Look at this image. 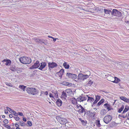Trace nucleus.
<instances>
[{"mask_svg": "<svg viewBox=\"0 0 129 129\" xmlns=\"http://www.w3.org/2000/svg\"><path fill=\"white\" fill-rule=\"evenodd\" d=\"M19 60L21 63L23 64H29L31 62V60L30 57H23L19 58Z\"/></svg>", "mask_w": 129, "mask_h": 129, "instance_id": "1", "label": "nucleus"}, {"mask_svg": "<svg viewBox=\"0 0 129 129\" xmlns=\"http://www.w3.org/2000/svg\"><path fill=\"white\" fill-rule=\"evenodd\" d=\"M26 90L29 93L35 95L37 93V90L35 88L28 87L26 88Z\"/></svg>", "mask_w": 129, "mask_h": 129, "instance_id": "2", "label": "nucleus"}, {"mask_svg": "<svg viewBox=\"0 0 129 129\" xmlns=\"http://www.w3.org/2000/svg\"><path fill=\"white\" fill-rule=\"evenodd\" d=\"M56 118L60 123L62 124H66L67 122V120L66 118H62L60 116L57 117Z\"/></svg>", "mask_w": 129, "mask_h": 129, "instance_id": "3", "label": "nucleus"}, {"mask_svg": "<svg viewBox=\"0 0 129 129\" xmlns=\"http://www.w3.org/2000/svg\"><path fill=\"white\" fill-rule=\"evenodd\" d=\"M36 42L40 43L42 44H44L45 45L47 44V40H45L43 39H40L39 38L34 39H33Z\"/></svg>", "mask_w": 129, "mask_h": 129, "instance_id": "4", "label": "nucleus"}, {"mask_svg": "<svg viewBox=\"0 0 129 129\" xmlns=\"http://www.w3.org/2000/svg\"><path fill=\"white\" fill-rule=\"evenodd\" d=\"M112 118L109 115L106 116L103 119V121L106 124H108L109 123L112 119Z\"/></svg>", "mask_w": 129, "mask_h": 129, "instance_id": "5", "label": "nucleus"}, {"mask_svg": "<svg viewBox=\"0 0 129 129\" xmlns=\"http://www.w3.org/2000/svg\"><path fill=\"white\" fill-rule=\"evenodd\" d=\"M121 12L118 11L116 9H113L111 13L112 15L116 16L118 17L120 16H121Z\"/></svg>", "mask_w": 129, "mask_h": 129, "instance_id": "6", "label": "nucleus"}, {"mask_svg": "<svg viewBox=\"0 0 129 129\" xmlns=\"http://www.w3.org/2000/svg\"><path fill=\"white\" fill-rule=\"evenodd\" d=\"M89 77V76L87 75H84L82 74H79L78 76V79L83 81Z\"/></svg>", "mask_w": 129, "mask_h": 129, "instance_id": "7", "label": "nucleus"}, {"mask_svg": "<svg viewBox=\"0 0 129 129\" xmlns=\"http://www.w3.org/2000/svg\"><path fill=\"white\" fill-rule=\"evenodd\" d=\"M88 96L86 95L85 96H80L77 98V100L80 102H83L84 101L86 100Z\"/></svg>", "mask_w": 129, "mask_h": 129, "instance_id": "8", "label": "nucleus"}, {"mask_svg": "<svg viewBox=\"0 0 129 129\" xmlns=\"http://www.w3.org/2000/svg\"><path fill=\"white\" fill-rule=\"evenodd\" d=\"M40 65V64L39 61H37L33 65L29 68V69H32L37 68L39 67Z\"/></svg>", "mask_w": 129, "mask_h": 129, "instance_id": "9", "label": "nucleus"}, {"mask_svg": "<svg viewBox=\"0 0 129 129\" xmlns=\"http://www.w3.org/2000/svg\"><path fill=\"white\" fill-rule=\"evenodd\" d=\"M67 76H68L69 78L72 79H75L77 78V76L76 75L71 74V73H67Z\"/></svg>", "mask_w": 129, "mask_h": 129, "instance_id": "10", "label": "nucleus"}, {"mask_svg": "<svg viewBox=\"0 0 129 129\" xmlns=\"http://www.w3.org/2000/svg\"><path fill=\"white\" fill-rule=\"evenodd\" d=\"M48 66L49 68H53L55 67H57V65L55 62H49L48 63Z\"/></svg>", "mask_w": 129, "mask_h": 129, "instance_id": "11", "label": "nucleus"}, {"mask_svg": "<svg viewBox=\"0 0 129 129\" xmlns=\"http://www.w3.org/2000/svg\"><path fill=\"white\" fill-rule=\"evenodd\" d=\"M104 106L105 108L108 110V111L112 109L111 105L107 103L105 104Z\"/></svg>", "mask_w": 129, "mask_h": 129, "instance_id": "12", "label": "nucleus"}, {"mask_svg": "<svg viewBox=\"0 0 129 129\" xmlns=\"http://www.w3.org/2000/svg\"><path fill=\"white\" fill-rule=\"evenodd\" d=\"M68 94H67L66 92L64 91L62 92V94L61 96V98H63L66 99V98L67 97Z\"/></svg>", "mask_w": 129, "mask_h": 129, "instance_id": "13", "label": "nucleus"}, {"mask_svg": "<svg viewBox=\"0 0 129 129\" xmlns=\"http://www.w3.org/2000/svg\"><path fill=\"white\" fill-rule=\"evenodd\" d=\"M5 61L6 62L5 64L8 66H10L11 64V61L10 60H6L4 59L2 61L3 62Z\"/></svg>", "mask_w": 129, "mask_h": 129, "instance_id": "14", "label": "nucleus"}, {"mask_svg": "<svg viewBox=\"0 0 129 129\" xmlns=\"http://www.w3.org/2000/svg\"><path fill=\"white\" fill-rule=\"evenodd\" d=\"M41 65L40 67L39 68V69L42 70L46 66V63L45 62H42L41 63Z\"/></svg>", "mask_w": 129, "mask_h": 129, "instance_id": "15", "label": "nucleus"}, {"mask_svg": "<svg viewBox=\"0 0 129 129\" xmlns=\"http://www.w3.org/2000/svg\"><path fill=\"white\" fill-rule=\"evenodd\" d=\"M107 79L110 81L113 82L114 81V78L113 76L110 75H108L107 77Z\"/></svg>", "mask_w": 129, "mask_h": 129, "instance_id": "16", "label": "nucleus"}, {"mask_svg": "<svg viewBox=\"0 0 129 129\" xmlns=\"http://www.w3.org/2000/svg\"><path fill=\"white\" fill-rule=\"evenodd\" d=\"M79 105L80 109H79V111L80 113H82L83 112H85V110L81 105Z\"/></svg>", "mask_w": 129, "mask_h": 129, "instance_id": "17", "label": "nucleus"}, {"mask_svg": "<svg viewBox=\"0 0 129 129\" xmlns=\"http://www.w3.org/2000/svg\"><path fill=\"white\" fill-rule=\"evenodd\" d=\"M64 72V70L62 69L60 70L59 72L57 73L59 75V77L60 78H61L62 75L63 74Z\"/></svg>", "mask_w": 129, "mask_h": 129, "instance_id": "18", "label": "nucleus"}, {"mask_svg": "<svg viewBox=\"0 0 129 129\" xmlns=\"http://www.w3.org/2000/svg\"><path fill=\"white\" fill-rule=\"evenodd\" d=\"M62 103V102L61 100L59 99L57 100L56 104L58 106L60 107L61 106Z\"/></svg>", "mask_w": 129, "mask_h": 129, "instance_id": "19", "label": "nucleus"}, {"mask_svg": "<svg viewBox=\"0 0 129 129\" xmlns=\"http://www.w3.org/2000/svg\"><path fill=\"white\" fill-rule=\"evenodd\" d=\"M88 116L91 118H93L94 117L95 115V112H90L89 111H88Z\"/></svg>", "mask_w": 129, "mask_h": 129, "instance_id": "20", "label": "nucleus"}, {"mask_svg": "<svg viewBox=\"0 0 129 129\" xmlns=\"http://www.w3.org/2000/svg\"><path fill=\"white\" fill-rule=\"evenodd\" d=\"M104 12L106 14H109L110 15L111 14L112 11L110 10L104 9Z\"/></svg>", "mask_w": 129, "mask_h": 129, "instance_id": "21", "label": "nucleus"}, {"mask_svg": "<svg viewBox=\"0 0 129 129\" xmlns=\"http://www.w3.org/2000/svg\"><path fill=\"white\" fill-rule=\"evenodd\" d=\"M107 113V110L105 109H103L101 112V114L102 115H104Z\"/></svg>", "mask_w": 129, "mask_h": 129, "instance_id": "22", "label": "nucleus"}, {"mask_svg": "<svg viewBox=\"0 0 129 129\" xmlns=\"http://www.w3.org/2000/svg\"><path fill=\"white\" fill-rule=\"evenodd\" d=\"M65 92H66V93H67L68 95H70V94L72 92V90L71 89H67L65 90Z\"/></svg>", "mask_w": 129, "mask_h": 129, "instance_id": "23", "label": "nucleus"}, {"mask_svg": "<svg viewBox=\"0 0 129 129\" xmlns=\"http://www.w3.org/2000/svg\"><path fill=\"white\" fill-rule=\"evenodd\" d=\"M62 84L63 85H65L66 86H71L72 84L71 83H69L68 82H62Z\"/></svg>", "mask_w": 129, "mask_h": 129, "instance_id": "24", "label": "nucleus"}, {"mask_svg": "<svg viewBox=\"0 0 129 129\" xmlns=\"http://www.w3.org/2000/svg\"><path fill=\"white\" fill-rule=\"evenodd\" d=\"M87 98H88V99L87 100V101L88 102H92L94 100V99L93 98L90 97H89L88 96V97H87Z\"/></svg>", "mask_w": 129, "mask_h": 129, "instance_id": "25", "label": "nucleus"}, {"mask_svg": "<svg viewBox=\"0 0 129 129\" xmlns=\"http://www.w3.org/2000/svg\"><path fill=\"white\" fill-rule=\"evenodd\" d=\"M120 81V80L118 78L115 77H114V81H113V82L114 83H117L119 82Z\"/></svg>", "mask_w": 129, "mask_h": 129, "instance_id": "26", "label": "nucleus"}, {"mask_svg": "<svg viewBox=\"0 0 129 129\" xmlns=\"http://www.w3.org/2000/svg\"><path fill=\"white\" fill-rule=\"evenodd\" d=\"M16 71H17V73H19L22 72V69L18 67H16Z\"/></svg>", "mask_w": 129, "mask_h": 129, "instance_id": "27", "label": "nucleus"}, {"mask_svg": "<svg viewBox=\"0 0 129 129\" xmlns=\"http://www.w3.org/2000/svg\"><path fill=\"white\" fill-rule=\"evenodd\" d=\"M63 65L64 67L66 69H68L69 67V64H67L66 62H64L63 64Z\"/></svg>", "mask_w": 129, "mask_h": 129, "instance_id": "28", "label": "nucleus"}, {"mask_svg": "<svg viewBox=\"0 0 129 129\" xmlns=\"http://www.w3.org/2000/svg\"><path fill=\"white\" fill-rule=\"evenodd\" d=\"M16 67L15 66H11L10 68V69L12 71L15 72L16 71Z\"/></svg>", "mask_w": 129, "mask_h": 129, "instance_id": "29", "label": "nucleus"}, {"mask_svg": "<svg viewBox=\"0 0 129 129\" xmlns=\"http://www.w3.org/2000/svg\"><path fill=\"white\" fill-rule=\"evenodd\" d=\"M26 87V86L22 85H19V87L20 88L23 90L24 91H25V89Z\"/></svg>", "mask_w": 129, "mask_h": 129, "instance_id": "30", "label": "nucleus"}, {"mask_svg": "<svg viewBox=\"0 0 129 129\" xmlns=\"http://www.w3.org/2000/svg\"><path fill=\"white\" fill-rule=\"evenodd\" d=\"M19 124L21 126H26V125L25 124V123L22 121H19Z\"/></svg>", "mask_w": 129, "mask_h": 129, "instance_id": "31", "label": "nucleus"}, {"mask_svg": "<svg viewBox=\"0 0 129 129\" xmlns=\"http://www.w3.org/2000/svg\"><path fill=\"white\" fill-rule=\"evenodd\" d=\"M104 100L102 99L98 103L97 105L100 106L104 102Z\"/></svg>", "mask_w": 129, "mask_h": 129, "instance_id": "32", "label": "nucleus"}, {"mask_svg": "<svg viewBox=\"0 0 129 129\" xmlns=\"http://www.w3.org/2000/svg\"><path fill=\"white\" fill-rule=\"evenodd\" d=\"M96 125L98 127H100L101 125L100 123V121L99 120H96Z\"/></svg>", "mask_w": 129, "mask_h": 129, "instance_id": "33", "label": "nucleus"}, {"mask_svg": "<svg viewBox=\"0 0 129 129\" xmlns=\"http://www.w3.org/2000/svg\"><path fill=\"white\" fill-rule=\"evenodd\" d=\"M129 109V108L128 107H125L124 110L123 111V113L127 112Z\"/></svg>", "mask_w": 129, "mask_h": 129, "instance_id": "34", "label": "nucleus"}, {"mask_svg": "<svg viewBox=\"0 0 129 129\" xmlns=\"http://www.w3.org/2000/svg\"><path fill=\"white\" fill-rule=\"evenodd\" d=\"M124 108V106L122 105L120 108L118 109V112L119 113H121V112L123 110Z\"/></svg>", "mask_w": 129, "mask_h": 129, "instance_id": "35", "label": "nucleus"}, {"mask_svg": "<svg viewBox=\"0 0 129 129\" xmlns=\"http://www.w3.org/2000/svg\"><path fill=\"white\" fill-rule=\"evenodd\" d=\"M3 125L6 127L8 129H11V127L10 126L6 124H3Z\"/></svg>", "mask_w": 129, "mask_h": 129, "instance_id": "36", "label": "nucleus"}, {"mask_svg": "<svg viewBox=\"0 0 129 129\" xmlns=\"http://www.w3.org/2000/svg\"><path fill=\"white\" fill-rule=\"evenodd\" d=\"M93 82L91 80H89L87 84V85L88 86H90L93 84Z\"/></svg>", "mask_w": 129, "mask_h": 129, "instance_id": "37", "label": "nucleus"}, {"mask_svg": "<svg viewBox=\"0 0 129 129\" xmlns=\"http://www.w3.org/2000/svg\"><path fill=\"white\" fill-rule=\"evenodd\" d=\"M6 85L10 87H12L13 86L12 84L10 82H6L5 83Z\"/></svg>", "mask_w": 129, "mask_h": 129, "instance_id": "38", "label": "nucleus"}, {"mask_svg": "<svg viewBox=\"0 0 129 129\" xmlns=\"http://www.w3.org/2000/svg\"><path fill=\"white\" fill-rule=\"evenodd\" d=\"M13 118L15 119L17 121H18L19 120L20 118L17 116H15L13 117Z\"/></svg>", "mask_w": 129, "mask_h": 129, "instance_id": "39", "label": "nucleus"}, {"mask_svg": "<svg viewBox=\"0 0 129 129\" xmlns=\"http://www.w3.org/2000/svg\"><path fill=\"white\" fill-rule=\"evenodd\" d=\"M101 98L100 96L96 95L95 96V100L97 101H99Z\"/></svg>", "mask_w": 129, "mask_h": 129, "instance_id": "40", "label": "nucleus"}, {"mask_svg": "<svg viewBox=\"0 0 129 129\" xmlns=\"http://www.w3.org/2000/svg\"><path fill=\"white\" fill-rule=\"evenodd\" d=\"M52 92L54 94L55 97H57L58 96V94L57 93V92L56 91H52Z\"/></svg>", "mask_w": 129, "mask_h": 129, "instance_id": "41", "label": "nucleus"}, {"mask_svg": "<svg viewBox=\"0 0 129 129\" xmlns=\"http://www.w3.org/2000/svg\"><path fill=\"white\" fill-rule=\"evenodd\" d=\"M126 98V97L123 96H120V98L121 100L124 101H125V99Z\"/></svg>", "mask_w": 129, "mask_h": 129, "instance_id": "42", "label": "nucleus"}, {"mask_svg": "<svg viewBox=\"0 0 129 129\" xmlns=\"http://www.w3.org/2000/svg\"><path fill=\"white\" fill-rule=\"evenodd\" d=\"M12 114H13L14 115L16 116H18V113H16V112L15 111H13Z\"/></svg>", "mask_w": 129, "mask_h": 129, "instance_id": "43", "label": "nucleus"}, {"mask_svg": "<svg viewBox=\"0 0 129 129\" xmlns=\"http://www.w3.org/2000/svg\"><path fill=\"white\" fill-rule=\"evenodd\" d=\"M27 123L29 125V126H31L32 125V123L30 121H27Z\"/></svg>", "mask_w": 129, "mask_h": 129, "instance_id": "44", "label": "nucleus"}, {"mask_svg": "<svg viewBox=\"0 0 129 129\" xmlns=\"http://www.w3.org/2000/svg\"><path fill=\"white\" fill-rule=\"evenodd\" d=\"M41 93H43L46 95H47L48 94V92L47 91H46L45 92H44L43 91H41Z\"/></svg>", "mask_w": 129, "mask_h": 129, "instance_id": "45", "label": "nucleus"}, {"mask_svg": "<svg viewBox=\"0 0 129 129\" xmlns=\"http://www.w3.org/2000/svg\"><path fill=\"white\" fill-rule=\"evenodd\" d=\"M81 122L82 124L84 125H85L86 124V123L83 120H81Z\"/></svg>", "mask_w": 129, "mask_h": 129, "instance_id": "46", "label": "nucleus"}, {"mask_svg": "<svg viewBox=\"0 0 129 129\" xmlns=\"http://www.w3.org/2000/svg\"><path fill=\"white\" fill-rule=\"evenodd\" d=\"M15 127H18L19 126V122H16L15 124Z\"/></svg>", "mask_w": 129, "mask_h": 129, "instance_id": "47", "label": "nucleus"}, {"mask_svg": "<svg viewBox=\"0 0 129 129\" xmlns=\"http://www.w3.org/2000/svg\"><path fill=\"white\" fill-rule=\"evenodd\" d=\"M4 122L5 123V124H8V123L9 121L7 120L6 119L4 121Z\"/></svg>", "mask_w": 129, "mask_h": 129, "instance_id": "48", "label": "nucleus"}, {"mask_svg": "<svg viewBox=\"0 0 129 129\" xmlns=\"http://www.w3.org/2000/svg\"><path fill=\"white\" fill-rule=\"evenodd\" d=\"M124 102L127 103H129V99L126 98L125 99Z\"/></svg>", "mask_w": 129, "mask_h": 129, "instance_id": "49", "label": "nucleus"}, {"mask_svg": "<svg viewBox=\"0 0 129 129\" xmlns=\"http://www.w3.org/2000/svg\"><path fill=\"white\" fill-rule=\"evenodd\" d=\"M18 115H19L21 116H22L23 115V113L22 112H18Z\"/></svg>", "mask_w": 129, "mask_h": 129, "instance_id": "50", "label": "nucleus"}, {"mask_svg": "<svg viewBox=\"0 0 129 129\" xmlns=\"http://www.w3.org/2000/svg\"><path fill=\"white\" fill-rule=\"evenodd\" d=\"M98 102V101H96V100H95V101L93 103V104L94 105V104Z\"/></svg>", "mask_w": 129, "mask_h": 129, "instance_id": "51", "label": "nucleus"}, {"mask_svg": "<svg viewBox=\"0 0 129 129\" xmlns=\"http://www.w3.org/2000/svg\"><path fill=\"white\" fill-rule=\"evenodd\" d=\"M49 96L50 98H53V95H52V94L51 93H50L49 94Z\"/></svg>", "mask_w": 129, "mask_h": 129, "instance_id": "52", "label": "nucleus"}, {"mask_svg": "<svg viewBox=\"0 0 129 129\" xmlns=\"http://www.w3.org/2000/svg\"><path fill=\"white\" fill-rule=\"evenodd\" d=\"M9 117L10 118H12V117H14L11 114H10L9 115Z\"/></svg>", "mask_w": 129, "mask_h": 129, "instance_id": "53", "label": "nucleus"}, {"mask_svg": "<svg viewBox=\"0 0 129 129\" xmlns=\"http://www.w3.org/2000/svg\"><path fill=\"white\" fill-rule=\"evenodd\" d=\"M5 113L6 114H7L8 113V111L7 110H5Z\"/></svg>", "mask_w": 129, "mask_h": 129, "instance_id": "54", "label": "nucleus"}, {"mask_svg": "<svg viewBox=\"0 0 129 129\" xmlns=\"http://www.w3.org/2000/svg\"><path fill=\"white\" fill-rule=\"evenodd\" d=\"M53 40V41L54 42H55V41L57 39H58L57 38V39H56V38H54L53 37V38L52 39Z\"/></svg>", "mask_w": 129, "mask_h": 129, "instance_id": "55", "label": "nucleus"}, {"mask_svg": "<svg viewBox=\"0 0 129 129\" xmlns=\"http://www.w3.org/2000/svg\"><path fill=\"white\" fill-rule=\"evenodd\" d=\"M23 120L24 121H25V122L26 121V119L25 118H24H24H23Z\"/></svg>", "mask_w": 129, "mask_h": 129, "instance_id": "56", "label": "nucleus"}, {"mask_svg": "<svg viewBox=\"0 0 129 129\" xmlns=\"http://www.w3.org/2000/svg\"><path fill=\"white\" fill-rule=\"evenodd\" d=\"M6 108L7 109V110H8H8H10L11 109L9 107H6Z\"/></svg>", "mask_w": 129, "mask_h": 129, "instance_id": "57", "label": "nucleus"}, {"mask_svg": "<svg viewBox=\"0 0 129 129\" xmlns=\"http://www.w3.org/2000/svg\"><path fill=\"white\" fill-rule=\"evenodd\" d=\"M129 116H128V114H126L125 115V117H127V119H128V117Z\"/></svg>", "mask_w": 129, "mask_h": 129, "instance_id": "58", "label": "nucleus"}, {"mask_svg": "<svg viewBox=\"0 0 129 129\" xmlns=\"http://www.w3.org/2000/svg\"><path fill=\"white\" fill-rule=\"evenodd\" d=\"M48 37H49V38H51L52 39H53V37H52V36H48Z\"/></svg>", "mask_w": 129, "mask_h": 129, "instance_id": "59", "label": "nucleus"}, {"mask_svg": "<svg viewBox=\"0 0 129 129\" xmlns=\"http://www.w3.org/2000/svg\"><path fill=\"white\" fill-rule=\"evenodd\" d=\"M125 22H126L127 23H129V19L128 20H127V21H126H126H125Z\"/></svg>", "mask_w": 129, "mask_h": 129, "instance_id": "60", "label": "nucleus"}, {"mask_svg": "<svg viewBox=\"0 0 129 129\" xmlns=\"http://www.w3.org/2000/svg\"><path fill=\"white\" fill-rule=\"evenodd\" d=\"M10 111H11L12 113H13V111H13L12 109H10Z\"/></svg>", "mask_w": 129, "mask_h": 129, "instance_id": "61", "label": "nucleus"}, {"mask_svg": "<svg viewBox=\"0 0 129 129\" xmlns=\"http://www.w3.org/2000/svg\"><path fill=\"white\" fill-rule=\"evenodd\" d=\"M5 116L4 115H3L2 116V118H5Z\"/></svg>", "mask_w": 129, "mask_h": 129, "instance_id": "62", "label": "nucleus"}, {"mask_svg": "<svg viewBox=\"0 0 129 129\" xmlns=\"http://www.w3.org/2000/svg\"><path fill=\"white\" fill-rule=\"evenodd\" d=\"M16 129H20V128L19 127H16Z\"/></svg>", "mask_w": 129, "mask_h": 129, "instance_id": "63", "label": "nucleus"}, {"mask_svg": "<svg viewBox=\"0 0 129 129\" xmlns=\"http://www.w3.org/2000/svg\"><path fill=\"white\" fill-rule=\"evenodd\" d=\"M128 116H129V117H128V119H129V112L128 113Z\"/></svg>", "mask_w": 129, "mask_h": 129, "instance_id": "64", "label": "nucleus"}]
</instances>
